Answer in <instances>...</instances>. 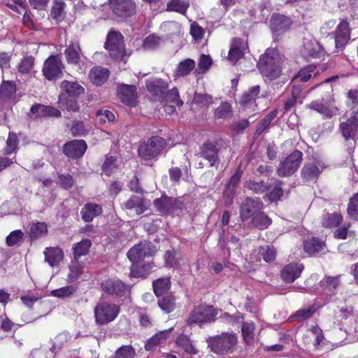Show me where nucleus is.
<instances>
[{"mask_svg":"<svg viewBox=\"0 0 358 358\" xmlns=\"http://www.w3.org/2000/svg\"><path fill=\"white\" fill-rule=\"evenodd\" d=\"M282 62L279 51L275 48H268L261 56L257 66L262 75L266 80H273L281 75Z\"/></svg>","mask_w":358,"mask_h":358,"instance_id":"obj_1","label":"nucleus"},{"mask_svg":"<svg viewBox=\"0 0 358 358\" xmlns=\"http://www.w3.org/2000/svg\"><path fill=\"white\" fill-rule=\"evenodd\" d=\"M123 38L121 33L114 30L110 31L107 35L104 48L108 51L110 57L115 60L124 61L128 57Z\"/></svg>","mask_w":358,"mask_h":358,"instance_id":"obj_2","label":"nucleus"},{"mask_svg":"<svg viewBox=\"0 0 358 358\" xmlns=\"http://www.w3.org/2000/svg\"><path fill=\"white\" fill-rule=\"evenodd\" d=\"M236 343V336L230 333H223L208 339V345L216 354H226L231 352Z\"/></svg>","mask_w":358,"mask_h":358,"instance_id":"obj_3","label":"nucleus"},{"mask_svg":"<svg viewBox=\"0 0 358 358\" xmlns=\"http://www.w3.org/2000/svg\"><path fill=\"white\" fill-rule=\"evenodd\" d=\"M217 312L212 306L201 305L194 308L187 320V324H201L214 321Z\"/></svg>","mask_w":358,"mask_h":358,"instance_id":"obj_4","label":"nucleus"},{"mask_svg":"<svg viewBox=\"0 0 358 358\" xmlns=\"http://www.w3.org/2000/svg\"><path fill=\"white\" fill-rule=\"evenodd\" d=\"M120 312L119 306L114 303L100 302L94 308L95 322L99 325L113 321Z\"/></svg>","mask_w":358,"mask_h":358,"instance_id":"obj_5","label":"nucleus"},{"mask_svg":"<svg viewBox=\"0 0 358 358\" xmlns=\"http://www.w3.org/2000/svg\"><path fill=\"white\" fill-rule=\"evenodd\" d=\"M166 145L165 140L159 136H152L148 141L141 143L138 152L139 156L145 160L155 158Z\"/></svg>","mask_w":358,"mask_h":358,"instance_id":"obj_6","label":"nucleus"},{"mask_svg":"<svg viewBox=\"0 0 358 358\" xmlns=\"http://www.w3.org/2000/svg\"><path fill=\"white\" fill-rule=\"evenodd\" d=\"M303 153L295 150L281 162L278 167L277 173L280 177H287L296 172L302 160Z\"/></svg>","mask_w":358,"mask_h":358,"instance_id":"obj_7","label":"nucleus"},{"mask_svg":"<svg viewBox=\"0 0 358 358\" xmlns=\"http://www.w3.org/2000/svg\"><path fill=\"white\" fill-rule=\"evenodd\" d=\"M108 4L118 17L128 18L136 13V4L134 0H109Z\"/></svg>","mask_w":358,"mask_h":358,"instance_id":"obj_8","label":"nucleus"},{"mask_svg":"<svg viewBox=\"0 0 358 358\" xmlns=\"http://www.w3.org/2000/svg\"><path fill=\"white\" fill-rule=\"evenodd\" d=\"M155 252L150 242L141 241L132 247L127 252V257L130 262L137 264L145 257L151 256Z\"/></svg>","mask_w":358,"mask_h":358,"instance_id":"obj_9","label":"nucleus"},{"mask_svg":"<svg viewBox=\"0 0 358 358\" xmlns=\"http://www.w3.org/2000/svg\"><path fill=\"white\" fill-rule=\"evenodd\" d=\"M308 108L313 109L327 117L334 116L338 108L334 105V99L331 92H329L327 98L322 100H315L312 101Z\"/></svg>","mask_w":358,"mask_h":358,"instance_id":"obj_10","label":"nucleus"},{"mask_svg":"<svg viewBox=\"0 0 358 358\" xmlns=\"http://www.w3.org/2000/svg\"><path fill=\"white\" fill-rule=\"evenodd\" d=\"M64 64L57 55L50 56L44 62L43 73L49 80H55L61 76Z\"/></svg>","mask_w":358,"mask_h":358,"instance_id":"obj_11","label":"nucleus"},{"mask_svg":"<svg viewBox=\"0 0 358 358\" xmlns=\"http://www.w3.org/2000/svg\"><path fill=\"white\" fill-rule=\"evenodd\" d=\"M64 54L66 62L69 64L78 67L80 69L84 65L86 58L78 42H71L64 50Z\"/></svg>","mask_w":358,"mask_h":358,"instance_id":"obj_12","label":"nucleus"},{"mask_svg":"<svg viewBox=\"0 0 358 358\" xmlns=\"http://www.w3.org/2000/svg\"><path fill=\"white\" fill-rule=\"evenodd\" d=\"M264 207L259 198L247 197L241 206L240 216L243 221L253 218Z\"/></svg>","mask_w":358,"mask_h":358,"instance_id":"obj_13","label":"nucleus"},{"mask_svg":"<svg viewBox=\"0 0 358 358\" xmlns=\"http://www.w3.org/2000/svg\"><path fill=\"white\" fill-rule=\"evenodd\" d=\"M349 21L344 18L337 25L334 33L336 48H343L350 38V29Z\"/></svg>","mask_w":358,"mask_h":358,"instance_id":"obj_14","label":"nucleus"},{"mask_svg":"<svg viewBox=\"0 0 358 358\" xmlns=\"http://www.w3.org/2000/svg\"><path fill=\"white\" fill-rule=\"evenodd\" d=\"M87 143L83 140H73L64 146V153L69 157L76 159L82 157L87 150Z\"/></svg>","mask_w":358,"mask_h":358,"instance_id":"obj_15","label":"nucleus"},{"mask_svg":"<svg viewBox=\"0 0 358 358\" xmlns=\"http://www.w3.org/2000/svg\"><path fill=\"white\" fill-rule=\"evenodd\" d=\"M103 291L110 295L122 296L127 291V286L118 279H108L101 284Z\"/></svg>","mask_w":358,"mask_h":358,"instance_id":"obj_16","label":"nucleus"},{"mask_svg":"<svg viewBox=\"0 0 358 358\" xmlns=\"http://www.w3.org/2000/svg\"><path fill=\"white\" fill-rule=\"evenodd\" d=\"M117 94L120 101L127 105L133 106L136 99V87L131 85L120 84Z\"/></svg>","mask_w":358,"mask_h":358,"instance_id":"obj_17","label":"nucleus"},{"mask_svg":"<svg viewBox=\"0 0 358 358\" xmlns=\"http://www.w3.org/2000/svg\"><path fill=\"white\" fill-rule=\"evenodd\" d=\"M292 24L289 18L280 14H275L271 20V29L276 34H282L287 31Z\"/></svg>","mask_w":358,"mask_h":358,"instance_id":"obj_18","label":"nucleus"},{"mask_svg":"<svg viewBox=\"0 0 358 358\" xmlns=\"http://www.w3.org/2000/svg\"><path fill=\"white\" fill-rule=\"evenodd\" d=\"M43 254L45 262L52 267L59 266L64 259L63 250L59 247H48L45 249Z\"/></svg>","mask_w":358,"mask_h":358,"instance_id":"obj_19","label":"nucleus"},{"mask_svg":"<svg viewBox=\"0 0 358 358\" xmlns=\"http://www.w3.org/2000/svg\"><path fill=\"white\" fill-rule=\"evenodd\" d=\"M61 93L65 96L77 98L85 91L84 87L77 81L64 80L61 83Z\"/></svg>","mask_w":358,"mask_h":358,"instance_id":"obj_20","label":"nucleus"},{"mask_svg":"<svg viewBox=\"0 0 358 358\" xmlns=\"http://www.w3.org/2000/svg\"><path fill=\"white\" fill-rule=\"evenodd\" d=\"M303 266L300 264H289L284 267L281 272L282 278L286 282H292L298 278L302 271Z\"/></svg>","mask_w":358,"mask_h":358,"instance_id":"obj_21","label":"nucleus"},{"mask_svg":"<svg viewBox=\"0 0 358 358\" xmlns=\"http://www.w3.org/2000/svg\"><path fill=\"white\" fill-rule=\"evenodd\" d=\"M123 205L126 209L134 210L136 215H140L146 210L148 203L142 197L133 195Z\"/></svg>","mask_w":358,"mask_h":358,"instance_id":"obj_22","label":"nucleus"},{"mask_svg":"<svg viewBox=\"0 0 358 358\" xmlns=\"http://www.w3.org/2000/svg\"><path fill=\"white\" fill-rule=\"evenodd\" d=\"M358 129V119L355 116L340 124V129L345 140L354 139Z\"/></svg>","mask_w":358,"mask_h":358,"instance_id":"obj_23","label":"nucleus"},{"mask_svg":"<svg viewBox=\"0 0 358 358\" xmlns=\"http://www.w3.org/2000/svg\"><path fill=\"white\" fill-rule=\"evenodd\" d=\"M147 90L153 94L159 100L164 99V96L168 88V84L161 80L155 79L148 81L146 84Z\"/></svg>","mask_w":358,"mask_h":358,"instance_id":"obj_24","label":"nucleus"},{"mask_svg":"<svg viewBox=\"0 0 358 358\" xmlns=\"http://www.w3.org/2000/svg\"><path fill=\"white\" fill-rule=\"evenodd\" d=\"M109 77L108 69L101 67L96 66L92 68L89 73V78L94 85L99 86L104 83Z\"/></svg>","mask_w":358,"mask_h":358,"instance_id":"obj_25","label":"nucleus"},{"mask_svg":"<svg viewBox=\"0 0 358 358\" xmlns=\"http://www.w3.org/2000/svg\"><path fill=\"white\" fill-rule=\"evenodd\" d=\"M102 213V207L97 203H88L85 205L81 210L82 218L85 222H90L95 217Z\"/></svg>","mask_w":358,"mask_h":358,"instance_id":"obj_26","label":"nucleus"},{"mask_svg":"<svg viewBox=\"0 0 358 358\" xmlns=\"http://www.w3.org/2000/svg\"><path fill=\"white\" fill-rule=\"evenodd\" d=\"M245 46V45L243 41L240 38H234L229 52L228 59L235 64L243 56Z\"/></svg>","mask_w":358,"mask_h":358,"instance_id":"obj_27","label":"nucleus"},{"mask_svg":"<svg viewBox=\"0 0 358 358\" xmlns=\"http://www.w3.org/2000/svg\"><path fill=\"white\" fill-rule=\"evenodd\" d=\"M241 178V173L236 171L231 177L230 181L227 185L226 189L224 192L226 205L229 206L232 203L233 196L236 191V187L239 183Z\"/></svg>","mask_w":358,"mask_h":358,"instance_id":"obj_28","label":"nucleus"},{"mask_svg":"<svg viewBox=\"0 0 358 358\" xmlns=\"http://www.w3.org/2000/svg\"><path fill=\"white\" fill-rule=\"evenodd\" d=\"M201 155L209 162L211 166L217 162V150L213 143L208 142L203 145Z\"/></svg>","mask_w":358,"mask_h":358,"instance_id":"obj_29","label":"nucleus"},{"mask_svg":"<svg viewBox=\"0 0 358 358\" xmlns=\"http://www.w3.org/2000/svg\"><path fill=\"white\" fill-rule=\"evenodd\" d=\"M31 113L36 114V117L40 116H49V117H59L61 112L56 108L52 106H43L37 104L31 108Z\"/></svg>","mask_w":358,"mask_h":358,"instance_id":"obj_30","label":"nucleus"},{"mask_svg":"<svg viewBox=\"0 0 358 358\" xmlns=\"http://www.w3.org/2000/svg\"><path fill=\"white\" fill-rule=\"evenodd\" d=\"M157 210L162 213H168L176 207V200L168 196H162L154 201Z\"/></svg>","mask_w":358,"mask_h":358,"instance_id":"obj_31","label":"nucleus"},{"mask_svg":"<svg viewBox=\"0 0 358 358\" xmlns=\"http://www.w3.org/2000/svg\"><path fill=\"white\" fill-rule=\"evenodd\" d=\"M172 329L159 331L150 338L145 345L147 351H151L155 346L164 343L168 338Z\"/></svg>","mask_w":358,"mask_h":358,"instance_id":"obj_32","label":"nucleus"},{"mask_svg":"<svg viewBox=\"0 0 358 358\" xmlns=\"http://www.w3.org/2000/svg\"><path fill=\"white\" fill-rule=\"evenodd\" d=\"M66 94H60L59 96V104L62 110L69 112H77L79 110L76 98L65 96Z\"/></svg>","mask_w":358,"mask_h":358,"instance_id":"obj_33","label":"nucleus"},{"mask_svg":"<svg viewBox=\"0 0 358 358\" xmlns=\"http://www.w3.org/2000/svg\"><path fill=\"white\" fill-rule=\"evenodd\" d=\"M321 171L314 163L306 164L301 169V176L306 181L314 180L319 176Z\"/></svg>","mask_w":358,"mask_h":358,"instance_id":"obj_34","label":"nucleus"},{"mask_svg":"<svg viewBox=\"0 0 358 358\" xmlns=\"http://www.w3.org/2000/svg\"><path fill=\"white\" fill-rule=\"evenodd\" d=\"M303 248L305 252L310 255H315L320 252H323L325 250L324 242L317 238H312L305 241Z\"/></svg>","mask_w":358,"mask_h":358,"instance_id":"obj_35","label":"nucleus"},{"mask_svg":"<svg viewBox=\"0 0 358 358\" xmlns=\"http://www.w3.org/2000/svg\"><path fill=\"white\" fill-rule=\"evenodd\" d=\"M69 273L67 277V280L73 282L78 280L83 273V266L79 262L78 259L73 258L69 266Z\"/></svg>","mask_w":358,"mask_h":358,"instance_id":"obj_36","label":"nucleus"},{"mask_svg":"<svg viewBox=\"0 0 358 358\" xmlns=\"http://www.w3.org/2000/svg\"><path fill=\"white\" fill-rule=\"evenodd\" d=\"M155 294L159 296L168 292L171 287L170 277H165L157 279L152 282Z\"/></svg>","mask_w":358,"mask_h":358,"instance_id":"obj_37","label":"nucleus"},{"mask_svg":"<svg viewBox=\"0 0 358 358\" xmlns=\"http://www.w3.org/2000/svg\"><path fill=\"white\" fill-rule=\"evenodd\" d=\"M165 265L173 268L180 266V262L182 261L181 255L176 250H167L164 256Z\"/></svg>","mask_w":358,"mask_h":358,"instance_id":"obj_38","label":"nucleus"},{"mask_svg":"<svg viewBox=\"0 0 358 358\" xmlns=\"http://www.w3.org/2000/svg\"><path fill=\"white\" fill-rule=\"evenodd\" d=\"M48 233V227L44 222L32 223L29 228V235L31 240L37 239Z\"/></svg>","mask_w":358,"mask_h":358,"instance_id":"obj_39","label":"nucleus"},{"mask_svg":"<svg viewBox=\"0 0 358 358\" xmlns=\"http://www.w3.org/2000/svg\"><path fill=\"white\" fill-rule=\"evenodd\" d=\"M16 87L14 82L5 81L0 87V97L4 100L11 99L15 96Z\"/></svg>","mask_w":358,"mask_h":358,"instance_id":"obj_40","label":"nucleus"},{"mask_svg":"<svg viewBox=\"0 0 358 358\" xmlns=\"http://www.w3.org/2000/svg\"><path fill=\"white\" fill-rule=\"evenodd\" d=\"M91 245L92 243L89 239H83L76 243L73 248V258L79 259L81 256L87 255Z\"/></svg>","mask_w":358,"mask_h":358,"instance_id":"obj_41","label":"nucleus"},{"mask_svg":"<svg viewBox=\"0 0 358 358\" xmlns=\"http://www.w3.org/2000/svg\"><path fill=\"white\" fill-rule=\"evenodd\" d=\"M195 67V62L191 59H187L179 63L175 72L177 76L188 75Z\"/></svg>","mask_w":358,"mask_h":358,"instance_id":"obj_42","label":"nucleus"},{"mask_svg":"<svg viewBox=\"0 0 358 358\" xmlns=\"http://www.w3.org/2000/svg\"><path fill=\"white\" fill-rule=\"evenodd\" d=\"M260 92L259 85H255L250 87L247 92L243 93L241 103L243 105L254 103L257 98H258Z\"/></svg>","mask_w":358,"mask_h":358,"instance_id":"obj_43","label":"nucleus"},{"mask_svg":"<svg viewBox=\"0 0 358 358\" xmlns=\"http://www.w3.org/2000/svg\"><path fill=\"white\" fill-rule=\"evenodd\" d=\"M252 224L259 229L263 230L271 224V220L264 213L260 211L252 220Z\"/></svg>","mask_w":358,"mask_h":358,"instance_id":"obj_44","label":"nucleus"},{"mask_svg":"<svg viewBox=\"0 0 358 358\" xmlns=\"http://www.w3.org/2000/svg\"><path fill=\"white\" fill-rule=\"evenodd\" d=\"M176 345L182 348L184 351L190 355H196L197 350L194 348L189 338L185 335L179 336L176 341Z\"/></svg>","mask_w":358,"mask_h":358,"instance_id":"obj_45","label":"nucleus"},{"mask_svg":"<svg viewBox=\"0 0 358 358\" xmlns=\"http://www.w3.org/2000/svg\"><path fill=\"white\" fill-rule=\"evenodd\" d=\"M245 187L256 194H262L266 190L271 189L264 181L256 182L253 180H249L245 182Z\"/></svg>","mask_w":358,"mask_h":358,"instance_id":"obj_46","label":"nucleus"},{"mask_svg":"<svg viewBox=\"0 0 358 358\" xmlns=\"http://www.w3.org/2000/svg\"><path fill=\"white\" fill-rule=\"evenodd\" d=\"M167 103L174 104L177 106H180L183 104V101L179 97V92L176 87L172 88L169 91H166L164 99Z\"/></svg>","mask_w":358,"mask_h":358,"instance_id":"obj_47","label":"nucleus"},{"mask_svg":"<svg viewBox=\"0 0 358 358\" xmlns=\"http://www.w3.org/2000/svg\"><path fill=\"white\" fill-rule=\"evenodd\" d=\"M340 285L339 276L325 277L320 281V286L325 290L334 292Z\"/></svg>","mask_w":358,"mask_h":358,"instance_id":"obj_48","label":"nucleus"},{"mask_svg":"<svg viewBox=\"0 0 358 358\" xmlns=\"http://www.w3.org/2000/svg\"><path fill=\"white\" fill-rule=\"evenodd\" d=\"M161 29L169 36L179 34L181 30L180 24L175 21L165 22L161 25Z\"/></svg>","mask_w":358,"mask_h":358,"instance_id":"obj_49","label":"nucleus"},{"mask_svg":"<svg viewBox=\"0 0 358 358\" xmlns=\"http://www.w3.org/2000/svg\"><path fill=\"white\" fill-rule=\"evenodd\" d=\"M188 6L189 3L184 0H171L167 3V10L183 13Z\"/></svg>","mask_w":358,"mask_h":358,"instance_id":"obj_50","label":"nucleus"},{"mask_svg":"<svg viewBox=\"0 0 358 358\" xmlns=\"http://www.w3.org/2000/svg\"><path fill=\"white\" fill-rule=\"evenodd\" d=\"M276 111L269 113L257 125L255 135L259 136L268 127L271 122L276 117Z\"/></svg>","mask_w":358,"mask_h":358,"instance_id":"obj_51","label":"nucleus"},{"mask_svg":"<svg viewBox=\"0 0 358 358\" xmlns=\"http://www.w3.org/2000/svg\"><path fill=\"white\" fill-rule=\"evenodd\" d=\"M34 65V58L31 56H26L23 57L18 65V70L24 74L29 73L31 71Z\"/></svg>","mask_w":358,"mask_h":358,"instance_id":"obj_52","label":"nucleus"},{"mask_svg":"<svg viewBox=\"0 0 358 358\" xmlns=\"http://www.w3.org/2000/svg\"><path fill=\"white\" fill-rule=\"evenodd\" d=\"M65 3L63 0H55L51 10V15L56 20H60L64 17Z\"/></svg>","mask_w":358,"mask_h":358,"instance_id":"obj_53","label":"nucleus"},{"mask_svg":"<svg viewBox=\"0 0 358 358\" xmlns=\"http://www.w3.org/2000/svg\"><path fill=\"white\" fill-rule=\"evenodd\" d=\"M347 211L351 219L358 220V192L350 199Z\"/></svg>","mask_w":358,"mask_h":358,"instance_id":"obj_54","label":"nucleus"},{"mask_svg":"<svg viewBox=\"0 0 358 358\" xmlns=\"http://www.w3.org/2000/svg\"><path fill=\"white\" fill-rule=\"evenodd\" d=\"M158 304L160 308L166 313L172 312L176 308L175 299L171 296L159 299Z\"/></svg>","mask_w":358,"mask_h":358,"instance_id":"obj_55","label":"nucleus"},{"mask_svg":"<svg viewBox=\"0 0 358 358\" xmlns=\"http://www.w3.org/2000/svg\"><path fill=\"white\" fill-rule=\"evenodd\" d=\"M342 215L338 213L327 215L322 220V225L326 227H334L342 221Z\"/></svg>","mask_w":358,"mask_h":358,"instance_id":"obj_56","label":"nucleus"},{"mask_svg":"<svg viewBox=\"0 0 358 358\" xmlns=\"http://www.w3.org/2000/svg\"><path fill=\"white\" fill-rule=\"evenodd\" d=\"M136 352L131 345H123L117 350L115 358H134Z\"/></svg>","mask_w":358,"mask_h":358,"instance_id":"obj_57","label":"nucleus"},{"mask_svg":"<svg viewBox=\"0 0 358 358\" xmlns=\"http://www.w3.org/2000/svg\"><path fill=\"white\" fill-rule=\"evenodd\" d=\"M193 103L200 107L207 108L213 103V97L207 94L196 93L193 98Z\"/></svg>","mask_w":358,"mask_h":358,"instance_id":"obj_58","label":"nucleus"},{"mask_svg":"<svg viewBox=\"0 0 358 358\" xmlns=\"http://www.w3.org/2000/svg\"><path fill=\"white\" fill-rule=\"evenodd\" d=\"M259 255L263 257L266 262H271L275 259L276 252L273 247L266 245L259 248Z\"/></svg>","mask_w":358,"mask_h":358,"instance_id":"obj_59","label":"nucleus"},{"mask_svg":"<svg viewBox=\"0 0 358 358\" xmlns=\"http://www.w3.org/2000/svg\"><path fill=\"white\" fill-rule=\"evenodd\" d=\"M161 43V38L155 35H150L147 36L143 43V47L145 50H155L159 46Z\"/></svg>","mask_w":358,"mask_h":358,"instance_id":"obj_60","label":"nucleus"},{"mask_svg":"<svg viewBox=\"0 0 358 358\" xmlns=\"http://www.w3.org/2000/svg\"><path fill=\"white\" fill-rule=\"evenodd\" d=\"M314 66H308L302 69L294 77V80L301 82H307L311 78V73L315 71Z\"/></svg>","mask_w":358,"mask_h":358,"instance_id":"obj_61","label":"nucleus"},{"mask_svg":"<svg viewBox=\"0 0 358 358\" xmlns=\"http://www.w3.org/2000/svg\"><path fill=\"white\" fill-rule=\"evenodd\" d=\"M76 292L73 286L69 285L59 289H54L51 292L53 296L58 298H64L72 295Z\"/></svg>","mask_w":358,"mask_h":358,"instance_id":"obj_62","label":"nucleus"},{"mask_svg":"<svg viewBox=\"0 0 358 358\" xmlns=\"http://www.w3.org/2000/svg\"><path fill=\"white\" fill-rule=\"evenodd\" d=\"M255 325L252 322H244L242 325V334L246 343H249L253 338Z\"/></svg>","mask_w":358,"mask_h":358,"instance_id":"obj_63","label":"nucleus"},{"mask_svg":"<svg viewBox=\"0 0 358 358\" xmlns=\"http://www.w3.org/2000/svg\"><path fill=\"white\" fill-rule=\"evenodd\" d=\"M231 107L228 103H223L215 110L217 118H227L231 115Z\"/></svg>","mask_w":358,"mask_h":358,"instance_id":"obj_64","label":"nucleus"}]
</instances>
